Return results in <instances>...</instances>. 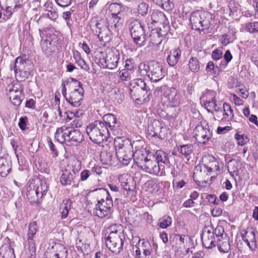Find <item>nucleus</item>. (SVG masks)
<instances>
[{"mask_svg":"<svg viewBox=\"0 0 258 258\" xmlns=\"http://www.w3.org/2000/svg\"><path fill=\"white\" fill-rule=\"evenodd\" d=\"M149 19V18H148L147 23L148 24L150 23L154 25L156 24L157 27L159 26L161 27L162 28L167 27V29H169V22L166 16L160 11H153L150 16V19Z\"/></svg>","mask_w":258,"mask_h":258,"instance_id":"nucleus-17","label":"nucleus"},{"mask_svg":"<svg viewBox=\"0 0 258 258\" xmlns=\"http://www.w3.org/2000/svg\"><path fill=\"white\" fill-rule=\"evenodd\" d=\"M69 145L77 146L84 140L82 133L78 130H72L70 128L69 135Z\"/></svg>","mask_w":258,"mask_h":258,"instance_id":"nucleus-26","label":"nucleus"},{"mask_svg":"<svg viewBox=\"0 0 258 258\" xmlns=\"http://www.w3.org/2000/svg\"><path fill=\"white\" fill-rule=\"evenodd\" d=\"M10 70H14L17 80L22 82L30 76L32 64L28 59L19 56L15 60L14 64L10 65Z\"/></svg>","mask_w":258,"mask_h":258,"instance_id":"nucleus-5","label":"nucleus"},{"mask_svg":"<svg viewBox=\"0 0 258 258\" xmlns=\"http://www.w3.org/2000/svg\"><path fill=\"white\" fill-rule=\"evenodd\" d=\"M104 124L114 136H121L122 135V126L120 123L118 122L115 116L113 114H107L103 117Z\"/></svg>","mask_w":258,"mask_h":258,"instance_id":"nucleus-11","label":"nucleus"},{"mask_svg":"<svg viewBox=\"0 0 258 258\" xmlns=\"http://www.w3.org/2000/svg\"><path fill=\"white\" fill-rule=\"evenodd\" d=\"M46 183L39 179L29 180L27 186V197L31 204L39 203V199L46 194Z\"/></svg>","mask_w":258,"mask_h":258,"instance_id":"nucleus-2","label":"nucleus"},{"mask_svg":"<svg viewBox=\"0 0 258 258\" xmlns=\"http://www.w3.org/2000/svg\"><path fill=\"white\" fill-rule=\"evenodd\" d=\"M71 114H73L74 118L72 122L71 123V125L73 127H80L83 125V122L81 119L79 117L77 116L75 114H73L72 112L70 113Z\"/></svg>","mask_w":258,"mask_h":258,"instance_id":"nucleus-56","label":"nucleus"},{"mask_svg":"<svg viewBox=\"0 0 258 258\" xmlns=\"http://www.w3.org/2000/svg\"><path fill=\"white\" fill-rule=\"evenodd\" d=\"M148 5L145 3L140 4L138 7L139 14L142 16L146 15L148 12Z\"/></svg>","mask_w":258,"mask_h":258,"instance_id":"nucleus-57","label":"nucleus"},{"mask_svg":"<svg viewBox=\"0 0 258 258\" xmlns=\"http://www.w3.org/2000/svg\"><path fill=\"white\" fill-rule=\"evenodd\" d=\"M168 99L169 102L173 103L174 106H176L178 104L179 98L175 90L172 91L170 94L168 95Z\"/></svg>","mask_w":258,"mask_h":258,"instance_id":"nucleus-51","label":"nucleus"},{"mask_svg":"<svg viewBox=\"0 0 258 258\" xmlns=\"http://www.w3.org/2000/svg\"><path fill=\"white\" fill-rule=\"evenodd\" d=\"M116 137L114 139V144L116 150L120 148H130L129 143L130 140H124L120 136H116Z\"/></svg>","mask_w":258,"mask_h":258,"instance_id":"nucleus-40","label":"nucleus"},{"mask_svg":"<svg viewBox=\"0 0 258 258\" xmlns=\"http://www.w3.org/2000/svg\"><path fill=\"white\" fill-rule=\"evenodd\" d=\"M206 70L208 71H213L214 75H218L219 70L217 66L215 67L214 63L213 61H209L206 67Z\"/></svg>","mask_w":258,"mask_h":258,"instance_id":"nucleus-58","label":"nucleus"},{"mask_svg":"<svg viewBox=\"0 0 258 258\" xmlns=\"http://www.w3.org/2000/svg\"><path fill=\"white\" fill-rule=\"evenodd\" d=\"M57 5L61 7H67L71 4L72 0H55Z\"/></svg>","mask_w":258,"mask_h":258,"instance_id":"nucleus-61","label":"nucleus"},{"mask_svg":"<svg viewBox=\"0 0 258 258\" xmlns=\"http://www.w3.org/2000/svg\"><path fill=\"white\" fill-rule=\"evenodd\" d=\"M149 157L147 160L144 162V163L141 165L140 168L151 174L159 176L163 175L164 174V165L159 164L158 163L154 154L149 155Z\"/></svg>","mask_w":258,"mask_h":258,"instance_id":"nucleus-10","label":"nucleus"},{"mask_svg":"<svg viewBox=\"0 0 258 258\" xmlns=\"http://www.w3.org/2000/svg\"><path fill=\"white\" fill-rule=\"evenodd\" d=\"M120 58L119 52L117 50L109 51L105 58L100 60V63L103 68L112 70L117 67Z\"/></svg>","mask_w":258,"mask_h":258,"instance_id":"nucleus-15","label":"nucleus"},{"mask_svg":"<svg viewBox=\"0 0 258 258\" xmlns=\"http://www.w3.org/2000/svg\"><path fill=\"white\" fill-rule=\"evenodd\" d=\"M78 171L74 169H65L61 171L59 178L60 183L63 186H72V187H78L79 184L77 183Z\"/></svg>","mask_w":258,"mask_h":258,"instance_id":"nucleus-12","label":"nucleus"},{"mask_svg":"<svg viewBox=\"0 0 258 258\" xmlns=\"http://www.w3.org/2000/svg\"><path fill=\"white\" fill-rule=\"evenodd\" d=\"M27 0H0V6L2 9L5 10L6 13L4 15V20L9 19L12 15L14 9L20 8Z\"/></svg>","mask_w":258,"mask_h":258,"instance_id":"nucleus-16","label":"nucleus"},{"mask_svg":"<svg viewBox=\"0 0 258 258\" xmlns=\"http://www.w3.org/2000/svg\"><path fill=\"white\" fill-rule=\"evenodd\" d=\"M86 131L90 139L96 144L101 143L109 135V129L100 120H96L90 123L87 126Z\"/></svg>","mask_w":258,"mask_h":258,"instance_id":"nucleus-3","label":"nucleus"},{"mask_svg":"<svg viewBox=\"0 0 258 258\" xmlns=\"http://www.w3.org/2000/svg\"><path fill=\"white\" fill-rule=\"evenodd\" d=\"M201 238L203 246L207 248H211L215 246L214 233H210V235H208L206 233H203Z\"/></svg>","mask_w":258,"mask_h":258,"instance_id":"nucleus-33","label":"nucleus"},{"mask_svg":"<svg viewBox=\"0 0 258 258\" xmlns=\"http://www.w3.org/2000/svg\"><path fill=\"white\" fill-rule=\"evenodd\" d=\"M130 30L134 42L139 47L146 44V34L144 26L137 20H134L130 25Z\"/></svg>","mask_w":258,"mask_h":258,"instance_id":"nucleus-7","label":"nucleus"},{"mask_svg":"<svg viewBox=\"0 0 258 258\" xmlns=\"http://www.w3.org/2000/svg\"><path fill=\"white\" fill-rule=\"evenodd\" d=\"M242 239L250 249H253L256 248L255 234L253 231H245L242 235Z\"/></svg>","mask_w":258,"mask_h":258,"instance_id":"nucleus-27","label":"nucleus"},{"mask_svg":"<svg viewBox=\"0 0 258 258\" xmlns=\"http://www.w3.org/2000/svg\"><path fill=\"white\" fill-rule=\"evenodd\" d=\"M118 180L124 190L132 191L135 189L136 184L134 178L128 174H123L119 175Z\"/></svg>","mask_w":258,"mask_h":258,"instance_id":"nucleus-23","label":"nucleus"},{"mask_svg":"<svg viewBox=\"0 0 258 258\" xmlns=\"http://www.w3.org/2000/svg\"><path fill=\"white\" fill-rule=\"evenodd\" d=\"M109 233L106 238L105 243L108 248L115 254H118L123 250L125 235L120 225L114 224L107 229Z\"/></svg>","mask_w":258,"mask_h":258,"instance_id":"nucleus-1","label":"nucleus"},{"mask_svg":"<svg viewBox=\"0 0 258 258\" xmlns=\"http://www.w3.org/2000/svg\"><path fill=\"white\" fill-rule=\"evenodd\" d=\"M153 2L157 5L160 6L163 9L166 11L171 10L172 5L170 0H153Z\"/></svg>","mask_w":258,"mask_h":258,"instance_id":"nucleus-46","label":"nucleus"},{"mask_svg":"<svg viewBox=\"0 0 258 258\" xmlns=\"http://www.w3.org/2000/svg\"><path fill=\"white\" fill-rule=\"evenodd\" d=\"M89 26L93 33L96 35L100 33L99 31L102 30L105 26H103L96 18H93L90 21Z\"/></svg>","mask_w":258,"mask_h":258,"instance_id":"nucleus-38","label":"nucleus"},{"mask_svg":"<svg viewBox=\"0 0 258 258\" xmlns=\"http://www.w3.org/2000/svg\"><path fill=\"white\" fill-rule=\"evenodd\" d=\"M151 153L146 149H141L133 152V158L135 164L140 168L149 157Z\"/></svg>","mask_w":258,"mask_h":258,"instance_id":"nucleus-24","label":"nucleus"},{"mask_svg":"<svg viewBox=\"0 0 258 258\" xmlns=\"http://www.w3.org/2000/svg\"><path fill=\"white\" fill-rule=\"evenodd\" d=\"M223 116L222 117L220 116L219 120L220 119L223 122L232 120L234 116L233 111L229 104L227 103H223Z\"/></svg>","mask_w":258,"mask_h":258,"instance_id":"nucleus-30","label":"nucleus"},{"mask_svg":"<svg viewBox=\"0 0 258 258\" xmlns=\"http://www.w3.org/2000/svg\"><path fill=\"white\" fill-rule=\"evenodd\" d=\"M219 251L222 252H228L230 249V245L229 240L227 238L223 239V241H219L218 244Z\"/></svg>","mask_w":258,"mask_h":258,"instance_id":"nucleus-47","label":"nucleus"},{"mask_svg":"<svg viewBox=\"0 0 258 258\" xmlns=\"http://www.w3.org/2000/svg\"><path fill=\"white\" fill-rule=\"evenodd\" d=\"M144 142L142 139L134 141L133 142L130 140L129 147L131 146L133 149L132 151H136L141 149H146L145 148H144Z\"/></svg>","mask_w":258,"mask_h":258,"instance_id":"nucleus-45","label":"nucleus"},{"mask_svg":"<svg viewBox=\"0 0 258 258\" xmlns=\"http://www.w3.org/2000/svg\"><path fill=\"white\" fill-rule=\"evenodd\" d=\"M97 199V203L104 202L108 200H112L108 191L104 188L95 189L92 190Z\"/></svg>","mask_w":258,"mask_h":258,"instance_id":"nucleus-28","label":"nucleus"},{"mask_svg":"<svg viewBox=\"0 0 258 258\" xmlns=\"http://www.w3.org/2000/svg\"><path fill=\"white\" fill-rule=\"evenodd\" d=\"M43 15L52 21L56 20L58 18L57 13L52 7H50V9L46 10L45 13H44Z\"/></svg>","mask_w":258,"mask_h":258,"instance_id":"nucleus-48","label":"nucleus"},{"mask_svg":"<svg viewBox=\"0 0 258 258\" xmlns=\"http://www.w3.org/2000/svg\"><path fill=\"white\" fill-rule=\"evenodd\" d=\"M132 72L126 70H122L119 72V76L122 81H128L132 78Z\"/></svg>","mask_w":258,"mask_h":258,"instance_id":"nucleus-55","label":"nucleus"},{"mask_svg":"<svg viewBox=\"0 0 258 258\" xmlns=\"http://www.w3.org/2000/svg\"><path fill=\"white\" fill-rule=\"evenodd\" d=\"M84 94L83 88H75L70 93L66 100L72 106L78 107L82 104Z\"/></svg>","mask_w":258,"mask_h":258,"instance_id":"nucleus-20","label":"nucleus"},{"mask_svg":"<svg viewBox=\"0 0 258 258\" xmlns=\"http://www.w3.org/2000/svg\"><path fill=\"white\" fill-rule=\"evenodd\" d=\"M154 156L159 164L168 165L170 163L168 154L162 150H157Z\"/></svg>","mask_w":258,"mask_h":258,"instance_id":"nucleus-36","label":"nucleus"},{"mask_svg":"<svg viewBox=\"0 0 258 258\" xmlns=\"http://www.w3.org/2000/svg\"><path fill=\"white\" fill-rule=\"evenodd\" d=\"M205 107L206 108L215 109V116L214 118L215 120H219L220 118V113H222V111L219 108H216L217 104L216 103V100L214 98H212V100L211 101H208L205 103Z\"/></svg>","mask_w":258,"mask_h":258,"instance_id":"nucleus-41","label":"nucleus"},{"mask_svg":"<svg viewBox=\"0 0 258 258\" xmlns=\"http://www.w3.org/2000/svg\"><path fill=\"white\" fill-rule=\"evenodd\" d=\"M100 161L102 164L111 165L113 164L114 158L111 152L103 151L100 155Z\"/></svg>","mask_w":258,"mask_h":258,"instance_id":"nucleus-39","label":"nucleus"},{"mask_svg":"<svg viewBox=\"0 0 258 258\" xmlns=\"http://www.w3.org/2000/svg\"><path fill=\"white\" fill-rule=\"evenodd\" d=\"M71 201L69 199L63 200L60 206L61 219H65L68 217L69 210L71 209Z\"/></svg>","mask_w":258,"mask_h":258,"instance_id":"nucleus-35","label":"nucleus"},{"mask_svg":"<svg viewBox=\"0 0 258 258\" xmlns=\"http://www.w3.org/2000/svg\"><path fill=\"white\" fill-rule=\"evenodd\" d=\"M70 128L62 126L57 129L55 134V138L60 143H66L69 145Z\"/></svg>","mask_w":258,"mask_h":258,"instance_id":"nucleus-25","label":"nucleus"},{"mask_svg":"<svg viewBox=\"0 0 258 258\" xmlns=\"http://www.w3.org/2000/svg\"><path fill=\"white\" fill-rule=\"evenodd\" d=\"M167 129L158 120H154L148 126L147 134L150 137L164 139L167 135Z\"/></svg>","mask_w":258,"mask_h":258,"instance_id":"nucleus-14","label":"nucleus"},{"mask_svg":"<svg viewBox=\"0 0 258 258\" xmlns=\"http://www.w3.org/2000/svg\"><path fill=\"white\" fill-rule=\"evenodd\" d=\"M169 29L167 27L162 28L158 26V28L152 29L149 36L150 42L155 45L161 44L164 37L168 34Z\"/></svg>","mask_w":258,"mask_h":258,"instance_id":"nucleus-19","label":"nucleus"},{"mask_svg":"<svg viewBox=\"0 0 258 258\" xmlns=\"http://www.w3.org/2000/svg\"><path fill=\"white\" fill-rule=\"evenodd\" d=\"M81 68L86 71H88L90 70L89 66L86 63V61L82 58L81 60L76 62Z\"/></svg>","mask_w":258,"mask_h":258,"instance_id":"nucleus-64","label":"nucleus"},{"mask_svg":"<svg viewBox=\"0 0 258 258\" xmlns=\"http://www.w3.org/2000/svg\"><path fill=\"white\" fill-rule=\"evenodd\" d=\"M181 51L179 48L171 50L166 58L168 64L171 67L175 66L181 57Z\"/></svg>","mask_w":258,"mask_h":258,"instance_id":"nucleus-29","label":"nucleus"},{"mask_svg":"<svg viewBox=\"0 0 258 258\" xmlns=\"http://www.w3.org/2000/svg\"><path fill=\"white\" fill-rule=\"evenodd\" d=\"M71 81H68L67 83V84H69V85H71V84L73 83L74 86L76 87V88H83L82 84L77 80L76 79L71 78L70 79Z\"/></svg>","mask_w":258,"mask_h":258,"instance_id":"nucleus-63","label":"nucleus"},{"mask_svg":"<svg viewBox=\"0 0 258 258\" xmlns=\"http://www.w3.org/2000/svg\"><path fill=\"white\" fill-rule=\"evenodd\" d=\"M171 218L169 216L164 215L159 219L158 225L161 228L166 229L171 225Z\"/></svg>","mask_w":258,"mask_h":258,"instance_id":"nucleus-43","label":"nucleus"},{"mask_svg":"<svg viewBox=\"0 0 258 258\" xmlns=\"http://www.w3.org/2000/svg\"><path fill=\"white\" fill-rule=\"evenodd\" d=\"M177 149L181 154L185 157H187L191 153L193 150V146L191 144L182 145L178 147Z\"/></svg>","mask_w":258,"mask_h":258,"instance_id":"nucleus-44","label":"nucleus"},{"mask_svg":"<svg viewBox=\"0 0 258 258\" xmlns=\"http://www.w3.org/2000/svg\"><path fill=\"white\" fill-rule=\"evenodd\" d=\"M41 45L43 51L47 55L50 54L52 52L51 42L47 40H44L42 41Z\"/></svg>","mask_w":258,"mask_h":258,"instance_id":"nucleus-50","label":"nucleus"},{"mask_svg":"<svg viewBox=\"0 0 258 258\" xmlns=\"http://www.w3.org/2000/svg\"><path fill=\"white\" fill-rule=\"evenodd\" d=\"M37 231V225L35 221L31 222L29 225L27 236H34Z\"/></svg>","mask_w":258,"mask_h":258,"instance_id":"nucleus-54","label":"nucleus"},{"mask_svg":"<svg viewBox=\"0 0 258 258\" xmlns=\"http://www.w3.org/2000/svg\"><path fill=\"white\" fill-rule=\"evenodd\" d=\"M202 164L208 173L220 170L218 161L213 155L204 156L202 158Z\"/></svg>","mask_w":258,"mask_h":258,"instance_id":"nucleus-21","label":"nucleus"},{"mask_svg":"<svg viewBox=\"0 0 258 258\" xmlns=\"http://www.w3.org/2000/svg\"><path fill=\"white\" fill-rule=\"evenodd\" d=\"M235 138L237 141L238 145L240 146L244 145L248 141L247 136L244 134L239 135L236 134L235 135Z\"/></svg>","mask_w":258,"mask_h":258,"instance_id":"nucleus-53","label":"nucleus"},{"mask_svg":"<svg viewBox=\"0 0 258 258\" xmlns=\"http://www.w3.org/2000/svg\"><path fill=\"white\" fill-rule=\"evenodd\" d=\"M100 33L97 34L96 36L99 39L101 42L104 44L109 42L111 39V31L106 26L104 27L103 29L99 31Z\"/></svg>","mask_w":258,"mask_h":258,"instance_id":"nucleus-37","label":"nucleus"},{"mask_svg":"<svg viewBox=\"0 0 258 258\" xmlns=\"http://www.w3.org/2000/svg\"><path fill=\"white\" fill-rule=\"evenodd\" d=\"M188 67L192 72L195 73L199 71L200 64L198 58L191 56L188 60Z\"/></svg>","mask_w":258,"mask_h":258,"instance_id":"nucleus-42","label":"nucleus"},{"mask_svg":"<svg viewBox=\"0 0 258 258\" xmlns=\"http://www.w3.org/2000/svg\"><path fill=\"white\" fill-rule=\"evenodd\" d=\"M124 67L125 69L124 70H126L131 72H132L135 68L134 63L131 59H127L125 61Z\"/></svg>","mask_w":258,"mask_h":258,"instance_id":"nucleus-60","label":"nucleus"},{"mask_svg":"<svg viewBox=\"0 0 258 258\" xmlns=\"http://www.w3.org/2000/svg\"><path fill=\"white\" fill-rule=\"evenodd\" d=\"M222 54V51L218 49H216L213 51L212 56L214 60H217L221 58Z\"/></svg>","mask_w":258,"mask_h":258,"instance_id":"nucleus-62","label":"nucleus"},{"mask_svg":"<svg viewBox=\"0 0 258 258\" xmlns=\"http://www.w3.org/2000/svg\"><path fill=\"white\" fill-rule=\"evenodd\" d=\"M0 254L2 258H16L14 248L8 243H5L1 246Z\"/></svg>","mask_w":258,"mask_h":258,"instance_id":"nucleus-32","label":"nucleus"},{"mask_svg":"<svg viewBox=\"0 0 258 258\" xmlns=\"http://www.w3.org/2000/svg\"><path fill=\"white\" fill-rule=\"evenodd\" d=\"M11 162L6 158H0V175L6 177L11 170Z\"/></svg>","mask_w":258,"mask_h":258,"instance_id":"nucleus-31","label":"nucleus"},{"mask_svg":"<svg viewBox=\"0 0 258 258\" xmlns=\"http://www.w3.org/2000/svg\"><path fill=\"white\" fill-rule=\"evenodd\" d=\"M23 89V86L19 82H16L13 85L12 88L10 89V92L11 94H21Z\"/></svg>","mask_w":258,"mask_h":258,"instance_id":"nucleus-52","label":"nucleus"},{"mask_svg":"<svg viewBox=\"0 0 258 258\" xmlns=\"http://www.w3.org/2000/svg\"><path fill=\"white\" fill-rule=\"evenodd\" d=\"M109 10L112 15L111 23L118 31L122 26L124 17L126 15L125 8L120 4L114 3L109 6Z\"/></svg>","mask_w":258,"mask_h":258,"instance_id":"nucleus-9","label":"nucleus"},{"mask_svg":"<svg viewBox=\"0 0 258 258\" xmlns=\"http://www.w3.org/2000/svg\"><path fill=\"white\" fill-rule=\"evenodd\" d=\"M113 206V201L108 200L105 203L98 202L95 205L94 213L98 217L103 218L109 215Z\"/></svg>","mask_w":258,"mask_h":258,"instance_id":"nucleus-18","label":"nucleus"},{"mask_svg":"<svg viewBox=\"0 0 258 258\" xmlns=\"http://www.w3.org/2000/svg\"><path fill=\"white\" fill-rule=\"evenodd\" d=\"M190 22L192 29L203 31L205 33H208L210 24L209 20L206 18L205 13L196 11L191 13Z\"/></svg>","mask_w":258,"mask_h":258,"instance_id":"nucleus-8","label":"nucleus"},{"mask_svg":"<svg viewBox=\"0 0 258 258\" xmlns=\"http://www.w3.org/2000/svg\"><path fill=\"white\" fill-rule=\"evenodd\" d=\"M27 121L28 118L27 116L21 117L20 118L18 125L22 131L26 130Z\"/></svg>","mask_w":258,"mask_h":258,"instance_id":"nucleus-59","label":"nucleus"},{"mask_svg":"<svg viewBox=\"0 0 258 258\" xmlns=\"http://www.w3.org/2000/svg\"><path fill=\"white\" fill-rule=\"evenodd\" d=\"M139 70L143 75L146 74L152 82H158L165 76L163 66L155 60L141 63Z\"/></svg>","mask_w":258,"mask_h":258,"instance_id":"nucleus-4","label":"nucleus"},{"mask_svg":"<svg viewBox=\"0 0 258 258\" xmlns=\"http://www.w3.org/2000/svg\"><path fill=\"white\" fill-rule=\"evenodd\" d=\"M12 98V103L17 106H19L22 100L24 99V95L21 94H12L10 96V99Z\"/></svg>","mask_w":258,"mask_h":258,"instance_id":"nucleus-49","label":"nucleus"},{"mask_svg":"<svg viewBox=\"0 0 258 258\" xmlns=\"http://www.w3.org/2000/svg\"><path fill=\"white\" fill-rule=\"evenodd\" d=\"M133 152L130 148L117 149L116 155L118 161L124 165H127L133 158Z\"/></svg>","mask_w":258,"mask_h":258,"instance_id":"nucleus-22","label":"nucleus"},{"mask_svg":"<svg viewBox=\"0 0 258 258\" xmlns=\"http://www.w3.org/2000/svg\"><path fill=\"white\" fill-rule=\"evenodd\" d=\"M195 137L200 143L205 144L211 139L212 132L207 123L197 125L194 130Z\"/></svg>","mask_w":258,"mask_h":258,"instance_id":"nucleus-13","label":"nucleus"},{"mask_svg":"<svg viewBox=\"0 0 258 258\" xmlns=\"http://www.w3.org/2000/svg\"><path fill=\"white\" fill-rule=\"evenodd\" d=\"M138 245L145 257L150 258L152 248L150 242L148 240L143 239L139 241Z\"/></svg>","mask_w":258,"mask_h":258,"instance_id":"nucleus-34","label":"nucleus"},{"mask_svg":"<svg viewBox=\"0 0 258 258\" xmlns=\"http://www.w3.org/2000/svg\"><path fill=\"white\" fill-rule=\"evenodd\" d=\"M137 85L130 89V94L137 104H143L150 100L151 92L147 88L145 82L142 79H138Z\"/></svg>","mask_w":258,"mask_h":258,"instance_id":"nucleus-6","label":"nucleus"}]
</instances>
